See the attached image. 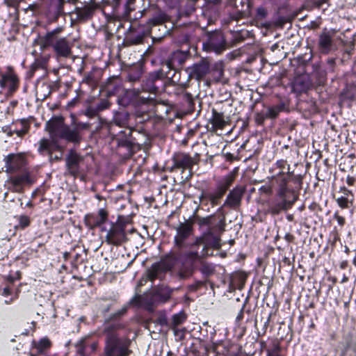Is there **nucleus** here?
I'll use <instances>...</instances> for the list:
<instances>
[{
	"instance_id": "nucleus-1",
	"label": "nucleus",
	"mask_w": 356,
	"mask_h": 356,
	"mask_svg": "<svg viewBox=\"0 0 356 356\" xmlns=\"http://www.w3.org/2000/svg\"><path fill=\"white\" fill-rule=\"evenodd\" d=\"M116 329L117 325H112L105 330V356H129L132 353L130 349L131 341L128 338L120 337Z\"/></svg>"
},
{
	"instance_id": "nucleus-2",
	"label": "nucleus",
	"mask_w": 356,
	"mask_h": 356,
	"mask_svg": "<svg viewBox=\"0 0 356 356\" xmlns=\"http://www.w3.org/2000/svg\"><path fill=\"white\" fill-rule=\"evenodd\" d=\"M40 45L43 49L51 47L58 58H67L72 54L73 42L65 37L55 38L53 33H47L41 38Z\"/></svg>"
},
{
	"instance_id": "nucleus-3",
	"label": "nucleus",
	"mask_w": 356,
	"mask_h": 356,
	"mask_svg": "<svg viewBox=\"0 0 356 356\" xmlns=\"http://www.w3.org/2000/svg\"><path fill=\"white\" fill-rule=\"evenodd\" d=\"M47 129L51 134H54L70 142L79 143L81 140L79 129H72L67 126H59L57 122L49 121Z\"/></svg>"
},
{
	"instance_id": "nucleus-4",
	"label": "nucleus",
	"mask_w": 356,
	"mask_h": 356,
	"mask_svg": "<svg viewBox=\"0 0 356 356\" xmlns=\"http://www.w3.org/2000/svg\"><path fill=\"white\" fill-rule=\"evenodd\" d=\"M128 240L125 232V225L122 222L113 224L106 236V241L113 245H120Z\"/></svg>"
},
{
	"instance_id": "nucleus-5",
	"label": "nucleus",
	"mask_w": 356,
	"mask_h": 356,
	"mask_svg": "<svg viewBox=\"0 0 356 356\" xmlns=\"http://www.w3.org/2000/svg\"><path fill=\"white\" fill-rule=\"evenodd\" d=\"M84 158L74 151H70L66 158L68 172L73 176L78 175L83 170Z\"/></svg>"
},
{
	"instance_id": "nucleus-6",
	"label": "nucleus",
	"mask_w": 356,
	"mask_h": 356,
	"mask_svg": "<svg viewBox=\"0 0 356 356\" xmlns=\"http://www.w3.org/2000/svg\"><path fill=\"white\" fill-rule=\"evenodd\" d=\"M177 234L175 236V245L178 249L185 247V240L191 235L192 232V225L189 222L180 223L176 228Z\"/></svg>"
},
{
	"instance_id": "nucleus-7",
	"label": "nucleus",
	"mask_w": 356,
	"mask_h": 356,
	"mask_svg": "<svg viewBox=\"0 0 356 356\" xmlns=\"http://www.w3.org/2000/svg\"><path fill=\"white\" fill-rule=\"evenodd\" d=\"M245 193V188L243 186H236L227 196L224 202V207H229L233 209L238 207L241 204L243 195Z\"/></svg>"
},
{
	"instance_id": "nucleus-8",
	"label": "nucleus",
	"mask_w": 356,
	"mask_h": 356,
	"mask_svg": "<svg viewBox=\"0 0 356 356\" xmlns=\"http://www.w3.org/2000/svg\"><path fill=\"white\" fill-rule=\"evenodd\" d=\"M7 172L18 170L24 164V156L22 154H10L5 159Z\"/></svg>"
},
{
	"instance_id": "nucleus-9",
	"label": "nucleus",
	"mask_w": 356,
	"mask_h": 356,
	"mask_svg": "<svg viewBox=\"0 0 356 356\" xmlns=\"http://www.w3.org/2000/svg\"><path fill=\"white\" fill-rule=\"evenodd\" d=\"M209 69V63L205 60H201L190 67V76L197 80H200L208 73Z\"/></svg>"
},
{
	"instance_id": "nucleus-10",
	"label": "nucleus",
	"mask_w": 356,
	"mask_h": 356,
	"mask_svg": "<svg viewBox=\"0 0 356 356\" xmlns=\"http://www.w3.org/2000/svg\"><path fill=\"white\" fill-rule=\"evenodd\" d=\"M207 44L214 51L221 52L225 47V40L222 34L220 32L211 33Z\"/></svg>"
},
{
	"instance_id": "nucleus-11",
	"label": "nucleus",
	"mask_w": 356,
	"mask_h": 356,
	"mask_svg": "<svg viewBox=\"0 0 356 356\" xmlns=\"http://www.w3.org/2000/svg\"><path fill=\"white\" fill-rule=\"evenodd\" d=\"M18 84V79L13 70L9 68L8 72L2 75L0 81V85L2 88H8L12 92L14 91Z\"/></svg>"
},
{
	"instance_id": "nucleus-12",
	"label": "nucleus",
	"mask_w": 356,
	"mask_h": 356,
	"mask_svg": "<svg viewBox=\"0 0 356 356\" xmlns=\"http://www.w3.org/2000/svg\"><path fill=\"white\" fill-rule=\"evenodd\" d=\"M174 165L178 168H191L195 163L188 154L177 153L173 156Z\"/></svg>"
},
{
	"instance_id": "nucleus-13",
	"label": "nucleus",
	"mask_w": 356,
	"mask_h": 356,
	"mask_svg": "<svg viewBox=\"0 0 356 356\" xmlns=\"http://www.w3.org/2000/svg\"><path fill=\"white\" fill-rule=\"evenodd\" d=\"M32 179L28 172H24L20 175L11 177L8 182L14 187V190L17 192L20 191L21 187L26 184H31Z\"/></svg>"
},
{
	"instance_id": "nucleus-14",
	"label": "nucleus",
	"mask_w": 356,
	"mask_h": 356,
	"mask_svg": "<svg viewBox=\"0 0 356 356\" xmlns=\"http://www.w3.org/2000/svg\"><path fill=\"white\" fill-rule=\"evenodd\" d=\"M318 46L322 53H329L333 46L332 35L328 32H323L319 36Z\"/></svg>"
},
{
	"instance_id": "nucleus-15",
	"label": "nucleus",
	"mask_w": 356,
	"mask_h": 356,
	"mask_svg": "<svg viewBox=\"0 0 356 356\" xmlns=\"http://www.w3.org/2000/svg\"><path fill=\"white\" fill-rule=\"evenodd\" d=\"M225 193L217 188V190L213 193H205L204 192L199 197L200 202L204 203V201H209L211 205H217Z\"/></svg>"
},
{
	"instance_id": "nucleus-16",
	"label": "nucleus",
	"mask_w": 356,
	"mask_h": 356,
	"mask_svg": "<svg viewBox=\"0 0 356 356\" xmlns=\"http://www.w3.org/2000/svg\"><path fill=\"white\" fill-rule=\"evenodd\" d=\"M108 213L104 209H100L98 211V215L97 220L94 222H90V220L93 218V215H87L85 217V221L88 226L90 227H95L104 223L107 219Z\"/></svg>"
},
{
	"instance_id": "nucleus-17",
	"label": "nucleus",
	"mask_w": 356,
	"mask_h": 356,
	"mask_svg": "<svg viewBox=\"0 0 356 356\" xmlns=\"http://www.w3.org/2000/svg\"><path fill=\"white\" fill-rule=\"evenodd\" d=\"M212 124V129L216 131L217 129H222L227 124V122L224 119L222 113H218L216 111H213V115L210 120Z\"/></svg>"
},
{
	"instance_id": "nucleus-18",
	"label": "nucleus",
	"mask_w": 356,
	"mask_h": 356,
	"mask_svg": "<svg viewBox=\"0 0 356 356\" xmlns=\"http://www.w3.org/2000/svg\"><path fill=\"white\" fill-rule=\"evenodd\" d=\"M51 341L47 337H44L38 341L33 342V347L37 350L38 354H44L51 348Z\"/></svg>"
},
{
	"instance_id": "nucleus-19",
	"label": "nucleus",
	"mask_w": 356,
	"mask_h": 356,
	"mask_svg": "<svg viewBox=\"0 0 356 356\" xmlns=\"http://www.w3.org/2000/svg\"><path fill=\"white\" fill-rule=\"evenodd\" d=\"M200 259L197 251H188L185 252L181 257V262L195 268V264Z\"/></svg>"
},
{
	"instance_id": "nucleus-20",
	"label": "nucleus",
	"mask_w": 356,
	"mask_h": 356,
	"mask_svg": "<svg viewBox=\"0 0 356 356\" xmlns=\"http://www.w3.org/2000/svg\"><path fill=\"white\" fill-rule=\"evenodd\" d=\"M295 200L292 202H288L287 200H281L280 202L273 204L268 209V212L276 215L278 214L281 211L287 209L288 207L291 205Z\"/></svg>"
},
{
	"instance_id": "nucleus-21",
	"label": "nucleus",
	"mask_w": 356,
	"mask_h": 356,
	"mask_svg": "<svg viewBox=\"0 0 356 356\" xmlns=\"http://www.w3.org/2000/svg\"><path fill=\"white\" fill-rule=\"evenodd\" d=\"M235 179V173L230 172L226 175L219 183L218 188L223 192L225 194L230 186L233 184Z\"/></svg>"
},
{
	"instance_id": "nucleus-22",
	"label": "nucleus",
	"mask_w": 356,
	"mask_h": 356,
	"mask_svg": "<svg viewBox=\"0 0 356 356\" xmlns=\"http://www.w3.org/2000/svg\"><path fill=\"white\" fill-rule=\"evenodd\" d=\"M292 88L294 92L301 93L306 91L308 88V83L302 78H298L293 83Z\"/></svg>"
},
{
	"instance_id": "nucleus-23",
	"label": "nucleus",
	"mask_w": 356,
	"mask_h": 356,
	"mask_svg": "<svg viewBox=\"0 0 356 356\" xmlns=\"http://www.w3.org/2000/svg\"><path fill=\"white\" fill-rule=\"evenodd\" d=\"M341 191L343 192L344 195L337 198V202L341 208H342V209L348 208V195L349 194H352V193L350 191L348 190L345 187H341Z\"/></svg>"
},
{
	"instance_id": "nucleus-24",
	"label": "nucleus",
	"mask_w": 356,
	"mask_h": 356,
	"mask_svg": "<svg viewBox=\"0 0 356 356\" xmlns=\"http://www.w3.org/2000/svg\"><path fill=\"white\" fill-rule=\"evenodd\" d=\"M181 263V265L179 269V277L184 279L189 277L193 273L195 268L183 262Z\"/></svg>"
},
{
	"instance_id": "nucleus-25",
	"label": "nucleus",
	"mask_w": 356,
	"mask_h": 356,
	"mask_svg": "<svg viewBox=\"0 0 356 356\" xmlns=\"http://www.w3.org/2000/svg\"><path fill=\"white\" fill-rule=\"evenodd\" d=\"M283 109V106L278 105L275 106L270 107L267 109L265 113H264V118H271L274 119L278 116L280 112Z\"/></svg>"
},
{
	"instance_id": "nucleus-26",
	"label": "nucleus",
	"mask_w": 356,
	"mask_h": 356,
	"mask_svg": "<svg viewBox=\"0 0 356 356\" xmlns=\"http://www.w3.org/2000/svg\"><path fill=\"white\" fill-rule=\"evenodd\" d=\"M86 342L83 341V339L80 340L76 344V353L80 356H88L90 355V351H88L86 347Z\"/></svg>"
},
{
	"instance_id": "nucleus-27",
	"label": "nucleus",
	"mask_w": 356,
	"mask_h": 356,
	"mask_svg": "<svg viewBox=\"0 0 356 356\" xmlns=\"http://www.w3.org/2000/svg\"><path fill=\"white\" fill-rule=\"evenodd\" d=\"M186 319V316L184 312H179L172 316V324L174 327L182 324Z\"/></svg>"
},
{
	"instance_id": "nucleus-28",
	"label": "nucleus",
	"mask_w": 356,
	"mask_h": 356,
	"mask_svg": "<svg viewBox=\"0 0 356 356\" xmlns=\"http://www.w3.org/2000/svg\"><path fill=\"white\" fill-rule=\"evenodd\" d=\"M172 290L167 286H161L158 290V295L161 297L163 301L168 300L171 296Z\"/></svg>"
},
{
	"instance_id": "nucleus-29",
	"label": "nucleus",
	"mask_w": 356,
	"mask_h": 356,
	"mask_svg": "<svg viewBox=\"0 0 356 356\" xmlns=\"http://www.w3.org/2000/svg\"><path fill=\"white\" fill-rule=\"evenodd\" d=\"M186 57V54L181 51H175L172 57V63L174 64L177 63L179 65H181Z\"/></svg>"
},
{
	"instance_id": "nucleus-30",
	"label": "nucleus",
	"mask_w": 356,
	"mask_h": 356,
	"mask_svg": "<svg viewBox=\"0 0 356 356\" xmlns=\"http://www.w3.org/2000/svg\"><path fill=\"white\" fill-rule=\"evenodd\" d=\"M95 6L92 5L85 6L83 8L79 9V15L81 17H89L92 15Z\"/></svg>"
},
{
	"instance_id": "nucleus-31",
	"label": "nucleus",
	"mask_w": 356,
	"mask_h": 356,
	"mask_svg": "<svg viewBox=\"0 0 356 356\" xmlns=\"http://www.w3.org/2000/svg\"><path fill=\"white\" fill-rule=\"evenodd\" d=\"M83 340L87 344L86 347L88 351H90V354L96 351L98 346V343L97 341H91L88 337L84 338Z\"/></svg>"
},
{
	"instance_id": "nucleus-32",
	"label": "nucleus",
	"mask_w": 356,
	"mask_h": 356,
	"mask_svg": "<svg viewBox=\"0 0 356 356\" xmlns=\"http://www.w3.org/2000/svg\"><path fill=\"white\" fill-rule=\"evenodd\" d=\"M50 150V143L47 139H42L40 142L39 151H49Z\"/></svg>"
},
{
	"instance_id": "nucleus-33",
	"label": "nucleus",
	"mask_w": 356,
	"mask_h": 356,
	"mask_svg": "<svg viewBox=\"0 0 356 356\" xmlns=\"http://www.w3.org/2000/svg\"><path fill=\"white\" fill-rule=\"evenodd\" d=\"M289 191L286 188L285 184H282L278 191V195L282 200H286V193H288Z\"/></svg>"
},
{
	"instance_id": "nucleus-34",
	"label": "nucleus",
	"mask_w": 356,
	"mask_h": 356,
	"mask_svg": "<svg viewBox=\"0 0 356 356\" xmlns=\"http://www.w3.org/2000/svg\"><path fill=\"white\" fill-rule=\"evenodd\" d=\"M19 226L22 228H24L27 226H29L30 223L29 218L27 216H20L18 218Z\"/></svg>"
},
{
	"instance_id": "nucleus-35",
	"label": "nucleus",
	"mask_w": 356,
	"mask_h": 356,
	"mask_svg": "<svg viewBox=\"0 0 356 356\" xmlns=\"http://www.w3.org/2000/svg\"><path fill=\"white\" fill-rule=\"evenodd\" d=\"M213 267L208 264L203 263L201 266V271L204 273L211 274L213 272Z\"/></svg>"
},
{
	"instance_id": "nucleus-36",
	"label": "nucleus",
	"mask_w": 356,
	"mask_h": 356,
	"mask_svg": "<svg viewBox=\"0 0 356 356\" xmlns=\"http://www.w3.org/2000/svg\"><path fill=\"white\" fill-rule=\"evenodd\" d=\"M266 356H283L280 353V348L279 347H275V348L272 350H268L267 351V355Z\"/></svg>"
},
{
	"instance_id": "nucleus-37",
	"label": "nucleus",
	"mask_w": 356,
	"mask_h": 356,
	"mask_svg": "<svg viewBox=\"0 0 356 356\" xmlns=\"http://www.w3.org/2000/svg\"><path fill=\"white\" fill-rule=\"evenodd\" d=\"M334 218L337 220L338 224L340 225V226H343L345 222H346V220H345V218L343 217V216H341L339 215V213L337 212H336L334 214Z\"/></svg>"
},
{
	"instance_id": "nucleus-38",
	"label": "nucleus",
	"mask_w": 356,
	"mask_h": 356,
	"mask_svg": "<svg viewBox=\"0 0 356 356\" xmlns=\"http://www.w3.org/2000/svg\"><path fill=\"white\" fill-rule=\"evenodd\" d=\"M355 178L354 177H352L350 175L347 176L346 183L348 184V186H353L355 184Z\"/></svg>"
},
{
	"instance_id": "nucleus-39",
	"label": "nucleus",
	"mask_w": 356,
	"mask_h": 356,
	"mask_svg": "<svg viewBox=\"0 0 356 356\" xmlns=\"http://www.w3.org/2000/svg\"><path fill=\"white\" fill-rule=\"evenodd\" d=\"M28 131V127H24L21 130H18V131H16L15 133L16 134L19 136V137H22L23 136L26 132Z\"/></svg>"
},
{
	"instance_id": "nucleus-40",
	"label": "nucleus",
	"mask_w": 356,
	"mask_h": 356,
	"mask_svg": "<svg viewBox=\"0 0 356 356\" xmlns=\"http://www.w3.org/2000/svg\"><path fill=\"white\" fill-rule=\"evenodd\" d=\"M61 31H62V29L61 28H58V29H56L50 31L49 33H53L54 36L55 38H58V34H59Z\"/></svg>"
},
{
	"instance_id": "nucleus-41",
	"label": "nucleus",
	"mask_w": 356,
	"mask_h": 356,
	"mask_svg": "<svg viewBox=\"0 0 356 356\" xmlns=\"http://www.w3.org/2000/svg\"><path fill=\"white\" fill-rule=\"evenodd\" d=\"M156 277V273L155 272H154L153 270L149 272V279L153 281Z\"/></svg>"
},
{
	"instance_id": "nucleus-42",
	"label": "nucleus",
	"mask_w": 356,
	"mask_h": 356,
	"mask_svg": "<svg viewBox=\"0 0 356 356\" xmlns=\"http://www.w3.org/2000/svg\"><path fill=\"white\" fill-rule=\"evenodd\" d=\"M10 293V290L8 287H5L3 290V296H8Z\"/></svg>"
},
{
	"instance_id": "nucleus-43",
	"label": "nucleus",
	"mask_w": 356,
	"mask_h": 356,
	"mask_svg": "<svg viewBox=\"0 0 356 356\" xmlns=\"http://www.w3.org/2000/svg\"><path fill=\"white\" fill-rule=\"evenodd\" d=\"M264 119H265V118H264V115H261V116L258 115V116L257 117V121L258 122H260V123H261V122L264 120Z\"/></svg>"
},
{
	"instance_id": "nucleus-44",
	"label": "nucleus",
	"mask_w": 356,
	"mask_h": 356,
	"mask_svg": "<svg viewBox=\"0 0 356 356\" xmlns=\"http://www.w3.org/2000/svg\"><path fill=\"white\" fill-rule=\"evenodd\" d=\"M213 246L217 248L220 247L219 240L218 238H216Z\"/></svg>"
},
{
	"instance_id": "nucleus-45",
	"label": "nucleus",
	"mask_w": 356,
	"mask_h": 356,
	"mask_svg": "<svg viewBox=\"0 0 356 356\" xmlns=\"http://www.w3.org/2000/svg\"><path fill=\"white\" fill-rule=\"evenodd\" d=\"M234 356H248V355L243 352L239 351Z\"/></svg>"
},
{
	"instance_id": "nucleus-46",
	"label": "nucleus",
	"mask_w": 356,
	"mask_h": 356,
	"mask_svg": "<svg viewBox=\"0 0 356 356\" xmlns=\"http://www.w3.org/2000/svg\"><path fill=\"white\" fill-rule=\"evenodd\" d=\"M97 220V217L94 216H93V218L92 220H90V222H94Z\"/></svg>"
},
{
	"instance_id": "nucleus-47",
	"label": "nucleus",
	"mask_w": 356,
	"mask_h": 356,
	"mask_svg": "<svg viewBox=\"0 0 356 356\" xmlns=\"http://www.w3.org/2000/svg\"><path fill=\"white\" fill-rule=\"evenodd\" d=\"M224 220L225 219L222 218L221 220H220V223L222 224V225H224Z\"/></svg>"
},
{
	"instance_id": "nucleus-48",
	"label": "nucleus",
	"mask_w": 356,
	"mask_h": 356,
	"mask_svg": "<svg viewBox=\"0 0 356 356\" xmlns=\"http://www.w3.org/2000/svg\"><path fill=\"white\" fill-rule=\"evenodd\" d=\"M134 0H128V2H129V3H132V2H134Z\"/></svg>"
},
{
	"instance_id": "nucleus-49",
	"label": "nucleus",
	"mask_w": 356,
	"mask_h": 356,
	"mask_svg": "<svg viewBox=\"0 0 356 356\" xmlns=\"http://www.w3.org/2000/svg\"><path fill=\"white\" fill-rule=\"evenodd\" d=\"M212 217L211 216H209V218L208 219H206L205 220L207 222V220L210 218H211Z\"/></svg>"
},
{
	"instance_id": "nucleus-50",
	"label": "nucleus",
	"mask_w": 356,
	"mask_h": 356,
	"mask_svg": "<svg viewBox=\"0 0 356 356\" xmlns=\"http://www.w3.org/2000/svg\"><path fill=\"white\" fill-rule=\"evenodd\" d=\"M30 356H36V355L34 354H31Z\"/></svg>"
}]
</instances>
